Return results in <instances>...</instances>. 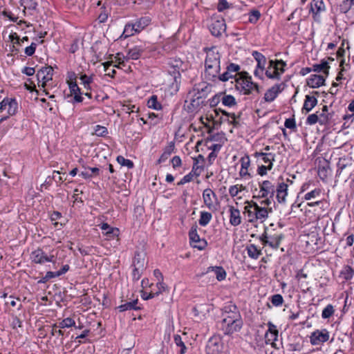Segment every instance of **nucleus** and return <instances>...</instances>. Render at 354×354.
<instances>
[{
	"label": "nucleus",
	"mask_w": 354,
	"mask_h": 354,
	"mask_svg": "<svg viewBox=\"0 0 354 354\" xmlns=\"http://www.w3.org/2000/svg\"><path fill=\"white\" fill-rule=\"evenodd\" d=\"M206 54L205 62V75L209 80L214 81L220 71L221 55L218 48L216 46L207 49Z\"/></svg>",
	"instance_id": "obj_1"
},
{
	"label": "nucleus",
	"mask_w": 354,
	"mask_h": 354,
	"mask_svg": "<svg viewBox=\"0 0 354 354\" xmlns=\"http://www.w3.org/2000/svg\"><path fill=\"white\" fill-rule=\"evenodd\" d=\"M240 66L238 64L231 63L227 66V71L221 75H218L217 79L222 82H226L230 79H234L235 89L239 92L243 91V72H239Z\"/></svg>",
	"instance_id": "obj_2"
},
{
	"label": "nucleus",
	"mask_w": 354,
	"mask_h": 354,
	"mask_svg": "<svg viewBox=\"0 0 354 354\" xmlns=\"http://www.w3.org/2000/svg\"><path fill=\"white\" fill-rule=\"evenodd\" d=\"M243 326V321L240 315L232 313L230 315H225L219 324L221 330L225 335H232L235 332L239 331Z\"/></svg>",
	"instance_id": "obj_3"
},
{
	"label": "nucleus",
	"mask_w": 354,
	"mask_h": 354,
	"mask_svg": "<svg viewBox=\"0 0 354 354\" xmlns=\"http://www.w3.org/2000/svg\"><path fill=\"white\" fill-rule=\"evenodd\" d=\"M286 64L283 60H270L269 65L266 71V75L269 79L279 80L281 75L284 72Z\"/></svg>",
	"instance_id": "obj_4"
},
{
	"label": "nucleus",
	"mask_w": 354,
	"mask_h": 354,
	"mask_svg": "<svg viewBox=\"0 0 354 354\" xmlns=\"http://www.w3.org/2000/svg\"><path fill=\"white\" fill-rule=\"evenodd\" d=\"M53 75V68L52 66H46L43 67L40 70L37 71V77L38 80V86L39 87L41 86L44 90L43 92L45 93L46 95H49V93L45 89L46 84L48 82L52 80Z\"/></svg>",
	"instance_id": "obj_5"
},
{
	"label": "nucleus",
	"mask_w": 354,
	"mask_h": 354,
	"mask_svg": "<svg viewBox=\"0 0 354 354\" xmlns=\"http://www.w3.org/2000/svg\"><path fill=\"white\" fill-rule=\"evenodd\" d=\"M209 28L212 35L215 37L221 36L226 29L225 20L222 17H212Z\"/></svg>",
	"instance_id": "obj_6"
},
{
	"label": "nucleus",
	"mask_w": 354,
	"mask_h": 354,
	"mask_svg": "<svg viewBox=\"0 0 354 354\" xmlns=\"http://www.w3.org/2000/svg\"><path fill=\"white\" fill-rule=\"evenodd\" d=\"M30 259L35 263L43 264L46 262H54L55 257L53 254L48 256L43 250L37 248L31 252Z\"/></svg>",
	"instance_id": "obj_7"
},
{
	"label": "nucleus",
	"mask_w": 354,
	"mask_h": 354,
	"mask_svg": "<svg viewBox=\"0 0 354 354\" xmlns=\"http://www.w3.org/2000/svg\"><path fill=\"white\" fill-rule=\"evenodd\" d=\"M288 184L284 181L282 176H280L277 180V185L275 187L276 198L279 203H286V198L288 196Z\"/></svg>",
	"instance_id": "obj_8"
},
{
	"label": "nucleus",
	"mask_w": 354,
	"mask_h": 354,
	"mask_svg": "<svg viewBox=\"0 0 354 354\" xmlns=\"http://www.w3.org/2000/svg\"><path fill=\"white\" fill-rule=\"evenodd\" d=\"M223 349V343L218 336H213L207 342L206 345L207 354H221Z\"/></svg>",
	"instance_id": "obj_9"
},
{
	"label": "nucleus",
	"mask_w": 354,
	"mask_h": 354,
	"mask_svg": "<svg viewBox=\"0 0 354 354\" xmlns=\"http://www.w3.org/2000/svg\"><path fill=\"white\" fill-rule=\"evenodd\" d=\"M268 329L265 335L266 344H270L272 348L278 349L279 348L275 343L279 336V331L277 329V326L270 322L268 323Z\"/></svg>",
	"instance_id": "obj_10"
},
{
	"label": "nucleus",
	"mask_w": 354,
	"mask_h": 354,
	"mask_svg": "<svg viewBox=\"0 0 354 354\" xmlns=\"http://www.w3.org/2000/svg\"><path fill=\"white\" fill-rule=\"evenodd\" d=\"M203 203L211 211L216 210L217 196L211 189H205L203 192Z\"/></svg>",
	"instance_id": "obj_11"
},
{
	"label": "nucleus",
	"mask_w": 354,
	"mask_h": 354,
	"mask_svg": "<svg viewBox=\"0 0 354 354\" xmlns=\"http://www.w3.org/2000/svg\"><path fill=\"white\" fill-rule=\"evenodd\" d=\"M326 10V6L323 0H312L310 3L309 12L313 14V19L319 21L320 13Z\"/></svg>",
	"instance_id": "obj_12"
},
{
	"label": "nucleus",
	"mask_w": 354,
	"mask_h": 354,
	"mask_svg": "<svg viewBox=\"0 0 354 354\" xmlns=\"http://www.w3.org/2000/svg\"><path fill=\"white\" fill-rule=\"evenodd\" d=\"M329 339V333L326 330H316L311 333L310 342L313 345H320L326 342Z\"/></svg>",
	"instance_id": "obj_13"
},
{
	"label": "nucleus",
	"mask_w": 354,
	"mask_h": 354,
	"mask_svg": "<svg viewBox=\"0 0 354 354\" xmlns=\"http://www.w3.org/2000/svg\"><path fill=\"white\" fill-rule=\"evenodd\" d=\"M252 55L257 62V68L254 72V75L262 79L263 71L266 63V58L263 54L255 50L252 53Z\"/></svg>",
	"instance_id": "obj_14"
},
{
	"label": "nucleus",
	"mask_w": 354,
	"mask_h": 354,
	"mask_svg": "<svg viewBox=\"0 0 354 354\" xmlns=\"http://www.w3.org/2000/svg\"><path fill=\"white\" fill-rule=\"evenodd\" d=\"M260 192L262 197H266L267 203L269 204L270 198L273 199L275 193V186L269 180H264L260 185Z\"/></svg>",
	"instance_id": "obj_15"
},
{
	"label": "nucleus",
	"mask_w": 354,
	"mask_h": 354,
	"mask_svg": "<svg viewBox=\"0 0 354 354\" xmlns=\"http://www.w3.org/2000/svg\"><path fill=\"white\" fill-rule=\"evenodd\" d=\"M260 93V88L257 83L252 81V77L245 71V95H257Z\"/></svg>",
	"instance_id": "obj_16"
},
{
	"label": "nucleus",
	"mask_w": 354,
	"mask_h": 354,
	"mask_svg": "<svg viewBox=\"0 0 354 354\" xmlns=\"http://www.w3.org/2000/svg\"><path fill=\"white\" fill-rule=\"evenodd\" d=\"M284 88V84H277L270 88L264 95V100L266 102H272Z\"/></svg>",
	"instance_id": "obj_17"
},
{
	"label": "nucleus",
	"mask_w": 354,
	"mask_h": 354,
	"mask_svg": "<svg viewBox=\"0 0 354 354\" xmlns=\"http://www.w3.org/2000/svg\"><path fill=\"white\" fill-rule=\"evenodd\" d=\"M283 236L281 234H274V235H265L262 238V241L265 244H268L271 248L277 249L279 248L281 241Z\"/></svg>",
	"instance_id": "obj_18"
},
{
	"label": "nucleus",
	"mask_w": 354,
	"mask_h": 354,
	"mask_svg": "<svg viewBox=\"0 0 354 354\" xmlns=\"http://www.w3.org/2000/svg\"><path fill=\"white\" fill-rule=\"evenodd\" d=\"M168 64L172 70H169V73L174 76L175 81L180 76V70H183V62L179 59H171Z\"/></svg>",
	"instance_id": "obj_19"
},
{
	"label": "nucleus",
	"mask_w": 354,
	"mask_h": 354,
	"mask_svg": "<svg viewBox=\"0 0 354 354\" xmlns=\"http://www.w3.org/2000/svg\"><path fill=\"white\" fill-rule=\"evenodd\" d=\"M245 219L248 218V221L252 223L254 220H257V205L255 203H250L248 201H245Z\"/></svg>",
	"instance_id": "obj_20"
},
{
	"label": "nucleus",
	"mask_w": 354,
	"mask_h": 354,
	"mask_svg": "<svg viewBox=\"0 0 354 354\" xmlns=\"http://www.w3.org/2000/svg\"><path fill=\"white\" fill-rule=\"evenodd\" d=\"M254 155L258 158H261V160L265 164L264 165L268 166V169L272 168V162L275 158L274 153L268 152H256Z\"/></svg>",
	"instance_id": "obj_21"
},
{
	"label": "nucleus",
	"mask_w": 354,
	"mask_h": 354,
	"mask_svg": "<svg viewBox=\"0 0 354 354\" xmlns=\"http://www.w3.org/2000/svg\"><path fill=\"white\" fill-rule=\"evenodd\" d=\"M317 104V99L313 95H307L305 97L301 111L303 113H309Z\"/></svg>",
	"instance_id": "obj_22"
},
{
	"label": "nucleus",
	"mask_w": 354,
	"mask_h": 354,
	"mask_svg": "<svg viewBox=\"0 0 354 354\" xmlns=\"http://www.w3.org/2000/svg\"><path fill=\"white\" fill-rule=\"evenodd\" d=\"M325 77L320 75H311L307 79V85L311 88H319L324 85Z\"/></svg>",
	"instance_id": "obj_23"
},
{
	"label": "nucleus",
	"mask_w": 354,
	"mask_h": 354,
	"mask_svg": "<svg viewBox=\"0 0 354 354\" xmlns=\"http://www.w3.org/2000/svg\"><path fill=\"white\" fill-rule=\"evenodd\" d=\"M234 245L233 248L234 252H241L242 254L241 249L243 247V244L242 243V238L243 237V232L241 230H236L234 234Z\"/></svg>",
	"instance_id": "obj_24"
},
{
	"label": "nucleus",
	"mask_w": 354,
	"mask_h": 354,
	"mask_svg": "<svg viewBox=\"0 0 354 354\" xmlns=\"http://www.w3.org/2000/svg\"><path fill=\"white\" fill-rule=\"evenodd\" d=\"M3 111H6L9 115H12L16 113L17 103L15 99L5 98L3 99Z\"/></svg>",
	"instance_id": "obj_25"
},
{
	"label": "nucleus",
	"mask_w": 354,
	"mask_h": 354,
	"mask_svg": "<svg viewBox=\"0 0 354 354\" xmlns=\"http://www.w3.org/2000/svg\"><path fill=\"white\" fill-rule=\"evenodd\" d=\"M230 223L234 226L239 225L241 222V213L237 207L234 206L230 207Z\"/></svg>",
	"instance_id": "obj_26"
},
{
	"label": "nucleus",
	"mask_w": 354,
	"mask_h": 354,
	"mask_svg": "<svg viewBox=\"0 0 354 354\" xmlns=\"http://www.w3.org/2000/svg\"><path fill=\"white\" fill-rule=\"evenodd\" d=\"M133 268H137V270H145L146 266L145 255L143 253L136 252L133 260Z\"/></svg>",
	"instance_id": "obj_27"
},
{
	"label": "nucleus",
	"mask_w": 354,
	"mask_h": 354,
	"mask_svg": "<svg viewBox=\"0 0 354 354\" xmlns=\"http://www.w3.org/2000/svg\"><path fill=\"white\" fill-rule=\"evenodd\" d=\"M145 50V47L142 45L136 46L128 51L127 57L129 59H138Z\"/></svg>",
	"instance_id": "obj_28"
},
{
	"label": "nucleus",
	"mask_w": 354,
	"mask_h": 354,
	"mask_svg": "<svg viewBox=\"0 0 354 354\" xmlns=\"http://www.w3.org/2000/svg\"><path fill=\"white\" fill-rule=\"evenodd\" d=\"M69 88L71 95H74V100L77 102H81L83 100V97L81 96L80 89L78 87L76 82L71 81L69 82Z\"/></svg>",
	"instance_id": "obj_29"
},
{
	"label": "nucleus",
	"mask_w": 354,
	"mask_h": 354,
	"mask_svg": "<svg viewBox=\"0 0 354 354\" xmlns=\"http://www.w3.org/2000/svg\"><path fill=\"white\" fill-rule=\"evenodd\" d=\"M151 23V19L149 17H142L137 20L133 24L137 32H141L145 27Z\"/></svg>",
	"instance_id": "obj_30"
},
{
	"label": "nucleus",
	"mask_w": 354,
	"mask_h": 354,
	"mask_svg": "<svg viewBox=\"0 0 354 354\" xmlns=\"http://www.w3.org/2000/svg\"><path fill=\"white\" fill-rule=\"evenodd\" d=\"M329 68L330 66L327 61L322 59L320 64H314L312 67V70L314 72L319 73L323 71V73L327 77L329 74Z\"/></svg>",
	"instance_id": "obj_31"
},
{
	"label": "nucleus",
	"mask_w": 354,
	"mask_h": 354,
	"mask_svg": "<svg viewBox=\"0 0 354 354\" xmlns=\"http://www.w3.org/2000/svg\"><path fill=\"white\" fill-rule=\"evenodd\" d=\"M138 302V299H136L135 300H133L132 301L127 302L124 304L119 306L118 307V309L120 310V312H124L130 310H138L140 308L137 306Z\"/></svg>",
	"instance_id": "obj_32"
},
{
	"label": "nucleus",
	"mask_w": 354,
	"mask_h": 354,
	"mask_svg": "<svg viewBox=\"0 0 354 354\" xmlns=\"http://www.w3.org/2000/svg\"><path fill=\"white\" fill-rule=\"evenodd\" d=\"M101 229L105 231V234L109 238L116 237L119 235V230L116 227H111L107 223H103Z\"/></svg>",
	"instance_id": "obj_33"
},
{
	"label": "nucleus",
	"mask_w": 354,
	"mask_h": 354,
	"mask_svg": "<svg viewBox=\"0 0 354 354\" xmlns=\"http://www.w3.org/2000/svg\"><path fill=\"white\" fill-rule=\"evenodd\" d=\"M242 189H243L242 185H236L231 186L229 189V193H230V196L233 198L236 197L235 201H236V205L237 206L239 205V201H241V199H242L241 196H238V194L242 192Z\"/></svg>",
	"instance_id": "obj_34"
},
{
	"label": "nucleus",
	"mask_w": 354,
	"mask_h": 354,
	"mask_svg": "<svg viewBox=\"0 0 354 354\" xmlns=\"http://www.w3.org/2000/svg\"><path fill=\"white\" fill-rule=\"evenodd\" d=\"M322 194V190L319 188H315L310 190L304 196V199L306 201H312L319 198Z\"/></svg>",
	"instance_id": "obj_35"
},
{
	"label": "nucleus",
	"mask_w": 354,
	"mask_h": 354,
	"mask_svg": "<svg viewBox=\"0 0 354 354\" xmlns=\"http://www.w3.org/2000/svg\"><path fill=\"white\" fill-rule=\"evenodd\" d=\"M354 270L349 266H344L340 272V277L348 281L353 278Z\"/></svg>",
	"instance_id": "obj_36"
},
{
	"label": "nucleus",
	"mask_w": 354,
	"mask_h": 354,
	"mask_svg": "<svg viewBox=\"0 0 354 354\" xmlns=\"http://www.w3.org/2000/svg\"><path fill=\"white\" fill-rule=\"evenodd\" d=\"M246 250L248 256L254 259H257L261 254V250L257 248L254 244L248 245Z\"/></svg>",
	"instance_id": "obj_37"
},
{
	"label": "nucleus",
	"mask_w": 354,
	"mask_h": 354,
	"mask_svg": "<svg viewBox=\"0 0 354 354\" xmlns=\"http://www.w3.org/2000/svg\"><path fill=\"white\" fill-rule=\"evenodd\" d=\"M212 215L210 212H201L200 218L198 220V223L201 226H206L212 220Z\"/></svg>",
	"instance_id": "obj_38"
},
{
	"label": "nucleus",
	"mask_w": 354,
	"mask_h": 354,
	"mask_svg": "<svg viewBox=\"0 0 354 354\" xmlns=\"http://www.w3.org/2000/svg\"><path fill=\"white\" fill-rule=\"evenodd\" d=\"M20 4L24 7L23 12L26 15V10H35L37 6V3L34 0H21Z\"/></svg>",
	"instance_id": "obj_39"
},
{
	"label": "nucleus",
	"mask_w": 354,
	"mask_h": 354,
	"mask_svg": "<svg viewBox=\"0 0 354 354\" xmlns=\"http://www.w3.org/2000/svg\"><path fill=\"white\" fill-rule=\"evenodd\" d=\"M147 106L149 108L153 109L155 110H160L162 108L161 104L158 102V97L156 95H152L147 102Z\"/></svg>",
	"instance_id": "obj_40"
},
{
	"label": "nucleus",
	"mask_w": 354,
	"mask_h": 354,
	"mask_svg": "<svg viewBox=\"0 0 354 354\" xmlns=\"http://www.w3.org/2000/svg\"><path fill=\"white\" fill-rule=\"evenodd\" d=\"M211 268L218 281H222L225 278L226 272L222 267H212Z\"/></svg>",
	"instance_id": "obj_41"
},
{
	"label": "nucleus",
	"mask_w": 354,
	"mask_h": 354,
	"mask_svg": "<svg viewBox=\"0 0 354 354\" xmlns=\"http://www.w3.org/2000/svg\"><path fill=\"white\" fill-rule=\"evenodd\" d=\"M135 26L133 24H127L124 29L123 33L122 36H124V38L133 35L136 33Z\"/></svg>",
	"instance_id": "obj_42"
},
{
	"label": "nucleus",
	"mask_w": 354,
	"mask_h": 354,
	"mask_svg": "<svg viewBox=\"0 0 354 354\" xmlns=\"http://www.w3.org/2000/svg\"><path fill=\"white\" fill-rule=\"evenodd\" d=\"M270 301L274 306L279 307L282 306L284 300L280 294H275L270 297Z\"/></svg>",
	"instance_id": "obj_43"
},
{
	"label": "nucleus",
	"mask_w": 354,
	"mask_h": 354,
	"mask_svg": "<svg viewBox=\"0 0 354 354\" xmlns=\"http://www.w3.org/2000/svg\"><path fill=\"white\" fill-rule=\"evenodd\" d=\"M248 15V21L253 24H256L261 17V13L257 10H252Z\"/></svg>",
	"instance_id": "obj_44"
},
{
	"label": "nucleus",
	"mask_w": 354,
	"mask_h": 354,
	"mask_svg": "<svg viewBox=\"0 0 354 354\" xmlns=\"http://www.w3.org/2000/svg\"><path fill=\"white\" fill-rule=\"evenodd\" d=\"M335 310L331 304H328L322 310V317L323 319H328L334 314Z\"/></svg>",
	"instance_id": "obj_45"
},
{
	"label": "nucleus",
	"mask_w": 354,
	"mask_h": 354,
	"mask_svg": "<svg viewBox=\"0 0 354 354\" xmlns=\"http://www.w3.org/2000/svg\"><path fill=\"white\" fill-rule=\"evenodd\" d=\"M348 165L346 158H339L337 164V169L336 176H340L343 170Z\"/></svg>",
	"instance_id": "obj_46"
},
{
	"label": "nucleus",
	"mask_w": 354,
	"mask_h": 354,
	"mask_svg": "<svg viewBox=\"0 0 354 354\" xmlns=\"http://www.w3.org/2000/svg\"><path fill=\"white\" fill-rule=\"evenodd\" d=\"M75 325V321L71 317H67L58 324V327L59 328H64L74 326Z\"/></svg>",
	"instance_id": "obj_47"
},
{
	"label": "nucleus",
	"mask_w": 354,
	"mask_h": 354,
	"mask_svg": "<svg viewBox=\"0 0 354 354\" xmlns=\"http://www.w3.org/2000/svg\"><path fill=\"white\" fill-rule=\"evenodd\" d=\"M174 340L176 344L180 347V354H184L187 350V347L185 346L184 342L182 341L180 335H175L174 337Z\"/></svg>",
	"instance_id": "obj_48"
},
{
	"label": "nucleus",
	"mask_w": 354,
	"mask_h": 354,
	"mask_svg": "<svg viewBox=\"0 0 354 354\" xmlns=\"http://www.w3.org/2000/svg\"><path fill=\"white\" fill-rule=\"evenodd\" d=\"M308 205L311 207L317 206L320 209L322 210V212H324L328 207L327 203L322 200L310 202L308 203Z\"/></svg>",
	"instance_id": "obj_49"
},
{
	"label": "nucleus",
	"mask_w": 354,
	"mask_h": 354,
	"mask_svg": "<svg viewBox=\"0 0 354 354\" xmlns=\"http://www.w3.org/2000/svg\"><path fill=\"white\" fill-rule=\"evenodd\" d=\"M117 161L121 165L126 166L129 169H131L134 166L133 162L131 160L126 159L122 156H119L117 157Z\"/></svg>",
	"instance_id": "obj_50"
},
{
	"label": "nucleus",
	"mask_w": 354,
	"mask_h": 354,
	"mask_svg": "<svg viewBox=\"0 0 354 354\" xmlns=\"http://www.w3.org/2000/svg\"><path fill=\"white\" fill-rule=\"evenodd\" d=\"M173 149H174V146H170V147H167L164 151L162 154L160 156V158L158 159V163L164 162L165 161H166V160H167V158L171 155Z\"/></svg>",
	"instance_id": "obj_51"
},
{
	"label": "nucleus",
	"mask_w": 354,
	"mask_h": 354,
	"mask_svg": "<svg viewBox=\"0 0 354 354\" xmlns=\"http://www.w3.org/2000/svg\"><path fill=\"white\" fill-rule=\"evenodd\" d=\"M318 116H319V123L321 125H325V124H328L332 117L330 113H322Z\"/></svg>",
	"instance_id": "obj_52"
},
{
	"label": "nucleus",
	"mask_w": 354,
	"mask_h": 354,
	"mask_svg": "<svg viewBox=\"0 0 354 354\" xmlns=\"http://www.w3.org/2000/svg\"><path fill=\"white\" fill-rule=\"evenodd\" d=\"M189 236L191 241L193 243H197L201 239L199 235L197 233L196 227H192L191 230L189 231Z\"/></svg>",
	"instance_id": "obj_53"
},
{
	"label": "nucleus",
	"mask_w": 354,
	"mask_h": 354,
	"mask_svg": "<svg viewBox=\"0 0 354 354\" xmlns=\"http://www.w3.org/2000/svg\"><path fill=\"white\" fill-rule=\"evenodd\" d=\"M194 99L191 100L190 105L194 108L196 109L199 106L200 103L202 102L201 99L204 97V95H201L199 93L198 95H195Z\"/></svg>",
	"instance_id": "obj_54"
},
{
	"label": "nucleus",
	"mask_w": 354,
	"mask_h": 354,
	"mask_svg": "<svg viewBox=\"0 0 354 354\" xmlns=\"http://www.w3.org/2000/svg\"><path fill=\"white\" fill-rule=\"evenodd\" d=\"M217 4V10L218 12H223L225 10H227L230 8V4L227 1V0H218Z\"/></svg>",
	"instance_id": "obj_55"
},
{
	"label": "nucleus",
	"mask_w": 354,
	"mask_h": 354,
	"mask_svg": "<svg viewBox=\"0 0 354 354\" xmlns=\"http://www.w3.org/2000/svg\"><path fill=\"white\" fill-rule=\"evenodd\" d=\"M54 277H57L56 272L48 271L46 272V274L44 277H43L40 280H39L38 283H45L48 281H49L50 279L54 278Z\"/></svg>",
	"instance_id": "obj_56"
},
{
	"label": "nucleus",
	"mask_w": 354,
	"mask_h": 354,
	"mask_svg": "<svg viewBox=\"0 0 354 354\" xmlns=\"http://www.w3.org/2000/svg\"><path fill=\"white\" fill-rule=\"evenodd\" d=\"M268 216V211L264 207H260L257 205V219H263Z\"/></svg>",
	"instance_id": "obj_57"
},
{
	"label": "nucleus",
	"mask_w": 354,
	"mask_h": 354,
	"mask_svg": "<svg viewBox=\"0 0 354 354\" xmlns=\"http://www.w3.org/2000/svg\"><path fill=\"white\" fill-rule=\"evenodd\" d=\"M319 122V116L317 113H313L308 116L306 123L308 125H313Z\"/></svg>",
	"instance_id": "obj_58"
},
{
	"label": "nucleus",
	"mask_w": 354,
	"mask_h": 354,
	"mask_svg": "<svg viewBox=\"0 0 354 354\" xmlns=\"http://www.w3.org/2000/svg\"><path fill=\"white\" fill-rule=\"evenodd\" d=\"M222 102L225 106H232L235 104V99L232 95H225L223 97Z\"/></svg>",
	"instance_id": "obj_59"
},
{
	"label": "nucleus",
	"mask_w": 354,
	"mask_h": 354,
	"mask_svg": "<svg viewBox=\"0 0 354 354\" xmlns=\"http://www.w3.org/2000/svg\"><path fill=\"white\" fill-rule=\"evenodd\" d=\"M95 133L97 136H104L108 133V130L104 127L97 125L95 129Z\"/></svg>",
	"instance_id": "obj_60"
},
{
	"label": "nucleus",
	"mask_w": 354,
	"mask_h": 354,
	"mask_svg": "<svg viewBox=\"0 0 354 354\" xmlns=\"http://www.w3.org/2000/svg\"><path fill=\"white\" fill-rule=\"evenodd\" d=\"M351 8L352 6L346 0H344L339 6V10L342 13L346 14L351 9Z\"/></svg>",
	"instance_id": "obj_61"
},
{
	"label": "nucleus",
	"mask_w": 354,
	"mask_h": 354,
	"mask_svg": "<svg viewBox=\"0 0 354 354\" xmlns=\"http://www.w3.org/2000/svg\"><path fill=\"white\" fill-rule=\"evenodd\" d=\"M80 80L82 81V83L84 85V87L86 88L89 86V84L93 81L92 77L87 76L86 75H81Z\"/></svg>",
	"instance_id": "obj_62"
},
{
	"label": "nucleus",
	"mask_w": 354,
	"mask_h": 354,
	"mask_svg": "<svg viewBox=\"0 0 354 354\" xmlns=\"http://www.w3.org/2000/svg\"><path fill=\"white\" fill-rule=\"evenodd\" d=\"M284 126L290 129H296V123L294 118H288L286 119L284 122Z\"/></svg>",
	"instance_id": "obj_63"
},
{
	"label": "nucleus",
	"mask_w": 354,
	"mask_h": 354,
	"mask_svg": "<svg viewBox=\"0 0 354 354\" xmlns=\"http://www.w3.org/2000/svg\"><path fill=\"white\" fill-rule=\"evenodd\" d=\"M36 46L37 44L35 43H32L30 46L26 47L25 48L26 55L28 56H32L35 52Z\"/></svg>",
	"instance_id": "obj_64"
}]
</instances>
